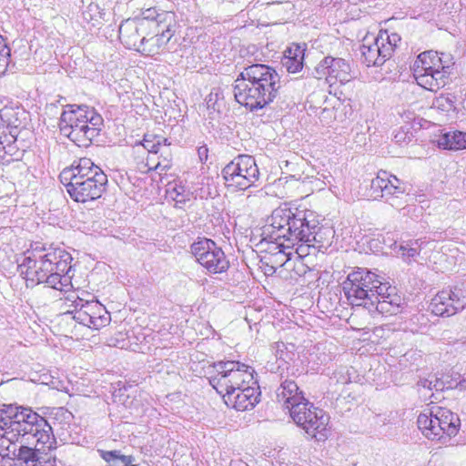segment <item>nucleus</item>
Instances as JSON below:
<instances>
[{
    "label": "nucleus",
    "instance_id": "obj_56",
    "mask_svg": "<svg viewBox=\"0 0 466 466\" xmlns=\"http://www.w3.org/2000/svg\"><path fill=\"white\" fill-rule=\"evenodd\" d=\"M463 107L466 109V99L463 101Z\"/></svg>",
    "mask_w": 466,
    "mask_h": 466
},
{
    "label": "nucleus",
    "instance_id": "obj_35",
    "mask_svg": "<svg viewBox=\"0 0 466 466\" xmlns=\"http://www.w3.org/2000/svg\"><path fill=\"white\" fill-rule=\"evenodd\" d=\"M318 229V228H316V230ZM318 235V233L316 232V236ZM292 245H294L296 242L299 243V240H295V241H290ZM301 244L297 248V250H296V254H297V257H296V259H299L303 257V256H306L308 255V249L309 248H316L315 246V243L319 242V240H317V237L315 238L314 240L310 241V242H305V241H300Z\"/></svg>",
    "mask_w": 466,
    "mask_h": 466
},
{
    "label": "nucleus",
    "instance_id": "obj_13",
    "mask_svg": "<svg viewBox=\"0 0 466 466\" xmlns=\"http://www.w3.org/2000/svg\"><path fill=\"white\" fill-rule=\"evenodd\" d=\"M466 306V282L441 290L431 299V310L436 316L450 317Z\"/></svg>",
    "mask_w": 466,
    "mask_h": 466
},
{
    "label": "nucleus",
    "instance_id": "obj_23",
    "mask_svg": "<svg viewBox=\"0 0 466 466\" xmlns=\"http://www.w3.org/2000/svg\"><path fill=\"white\" fill-rule=\"evenodd\" d=\"M212 182L214 185V195L211 191L207 193L206 206L208 205L212 208V210H209L210 213L208 214V216L211 217L210 222L214 226H218L221 225L223 222L221 211L224 209V196L220 194L214 178H212Z\"/></svg>",
    "mask_w": 466,
    "mask_h": 466
},
{
    "label": "nucleus",
    "instance_id": "obj_8",
    "mask_svg": "<svg viewBox=\"0 0 466 466\" xmlns=\"http://www.w3.org/2000/svg\"><path fill=\"white\" fill-rule=\"evenodd\" d=\"M417 425L426 439L447 444L458 434L461 420L456 413L446 408L433 407L418 416Z\"/></svg>",
    "mask_w": 466,
    "mask_h": 466
},
{
    "label": "nucleus",
    "instance_id": "obj_28",
    "mask_svg": "<svg viewBox=\"0 0 466 466\" xmlns=\"http://www.w3.org/2000/svg\"><path fill=\"white\" fill-rule=\"evenodd\" d=\"M150 160L151 159L148 158L147 162L145 164V166L147 167L146 172L155 170L160 176V180H162L163 176L167 175V171L171 167L170 159L164 157L162 160H160V157H158V160L156 164L150 163Z\"/></svg>",
    "mask_w": 466,
    "mask_h": 466
},
{
    "label": "nucleus",
    "instance_id": "obj_20",
    "mask_svg": "<svg viewBox=\"0 0 466 466\" xmlns=\"http://www.w3.org/2000/svg\"><path fill=\"white\" fill-rule=\"evenodd\" d=\"M228 268L229 261L224 251L213 240L206 238V271L209 274H221Z\"/></svg>",
    "mask_w": 466,
    "mask_h": 466
},
{
    "label": "nucleus",
    "instance_id": "obj_10",
    "mask_svg": "<svg viewBox=\"0 0 466 466\" xmlns=\"http://www.w3.org/2000/svg\"><path fill=\"white\" fill-rule=\"evenodd\" d=\"M80 296L72 291L65 297V303L73 307V319L90 329H99L106 327L111 320L110 313L104 305L95 299L94 295L82 292Z\"/></svg>",
    "mask_w": 466,
    "mask_h": 466
},
{
    "label": "nucleus",
    "instance_id": "obj_4",
    "mask_svg": "<svg viewBox=\"0 0 466 466\" xmlns=\"http://www.w3.org/2000/svg\"><path fill=\"white\" fill-rule=\"evenodd\" d=\"M281 87L280 76L264 64L244 67L235 80L236 101L250 111L261 109L273 102Z\"/></svg>",
    "mask_w": 466,
    "mask_h": 466
},
{
    "label": "nucleus",
    "instance_id": "obj_53",
    "mask_svg": "<svg viewBox=\"0 0 466 466\" xmlns=\"http://www.w3.org/2000/svg\"><path fill=\"white\" fill-rule=\"evenodd\" d=\"M323 178H324V184H329V185L331 184V180L333 179L331 175L323 176Z\"/></svg>",
    "mask_w": 466,
    "mask_h": 466
},
{
    "label": "nucleus",
    "instance_id": "obj_12",
    "mask_svg": "<svg viewBox=\"0 0 466 466\" xmlns=\"http://www.w3.org/2000/svg\"><path fill=\"white\" fill-rule=\"evenodd\" d=\"M222 176L228 187L245 190L258 180L259 171L251 156L240 155L222 169Z\"/></svg>",
    "mask_w": 466,
    "mask_h": 466
},
{
    "label": "nucleus",
    "instance_id": "obj_37",
    "mask_svg": "<svg viewBox=\"0 0 466 466\" xmlns=\"http://www.w3.org/2000/svg\"><path fill=\"white\" fill-rule=\"evenodd\" d=\"M274 262L279 264L282 267H285L287 269H290L292 266V258H290V254H287L281 249L275 253Z\"/></svg>",
    "mask_w": 466,
    "mask_h": 466
},
{
    "label": "nucleus",
    "instance_id": "obj_50",
    "mask_svg": "<svg viewBox=\"0 0 466 466\" xmlns=\"http://www.w3.org/2000/svg\"><path fill=\"white\" fill-rule=\"evenodd\" d=\"M109 345H113L120 349L127 347V343L125 342L124 339H122L121 340L116 339V342H110Z\"/></svg>",
    "mask_w": 466,
    "mask_h": 466
},
{
    "label": "nucleus",
    "instance_id": "obj_29",
    "mask_svg": "<svg viewBox=\"0 0 466 466\" xmlns=\"http://www.w3.org/2000/svg\"><path fill=\"white\" fill-rule=\"evenodd\" d=\"M422 243L421 239L410 240L400 244L399 249L403 257L414 258L419 254Z\"/></svg>",
    "mask_w": 466,
    "mask_h": 466
},
{
    "label": "nucleus",
    "instance_id": "obj_38",
    "mask_svg": "<svg viewBox=\"0 0 466 466\" xmlns=\"http://www.w3.org/2000/svg\"><path fill=\"white\" fill-rule=\"evenodd\" d=\"M191 253L200 265H204V246L200 238L191 245Z\"/></svg>",
    "mask_w": 466,
    "mask_h": 466
},
{
    "label": "nucleus",
    "instance_id": "obj_31",
    "mask_svg": "<svg viewBox=\"0 0 466 466\" xmlns=\"http://www.w3.org/2000/svg\"><path fill=\"white\" fill-rule=\"evenodd\" d=\"M413 137L410 128L407 126L396 129L393 134V140L400 146L409 144Z\"/></svg>",
    "mask_w": 466,
    "mask_h": 466
},
{
    "label": "nucleus",
    "instance_id": "obj_27",
    "mask_svg": "<svg viewBox=\"0 0 466 466\" xmlns=\"http://www.w3.org/2000/svg\"><path fill=\"white\" fill-rule=\"evenodd\" d=\"M440 146L450 150H459L466 147V133L453 131L444 134L439 141Z\"/></svg>",
    "mask_w": 466,
    "mask_h": 466
},
{
    "label": "nucleus",
    "instance_id": "obj_54",
    "mask_svg": "<svg viewBox=\"0 0 466 466\" xmlns=\"http://www.w3.org/2000/svg\"><path fill=\"white\" fill-rule=\"evenodd\" d=\"M413 117H414V116H413V114H410V113H409V115H407V116H406V118H407L408 120L412 119Z\"/></svg>",
    "mask_w": 466,
    "mask_h": 466
},
{
    "label": "nucleus",
    "instance_id": "obj_25",
    "mask_svg": "<svg viewBox=\"0 0 466 466\" xmlns=\"http://www.w3.org/2000/svg\"><path fill=\"white\" fill-rule=\"evenodd\" d=\"M291 409V411H289L290 417L298 426L303 428L308 420L314 415V411L319 408L314 407L311 402L306 400L301 404L295 405Z\"/></svg>",
    "mask_w": 466,
    "mask_h": 466
},
{
    "label": "nucleus",
    "instance_id": "obj_1",
    "mask_svg": "<svg viewBox=\"0 0 466 466\" xmlns=\"http://www.w3.org/2000/svg\"><path fill=\"white\" fill-rule=\"evenodd\" d=\"M56 440L46 420L29 407L5 404L0 409V456L26 466L46 461Z\"/></svg>",
    "mask_w": 466,
    "mask_h": 466
},
{
    "label": "nucleus",
    "instance_id": "obj_7",
    "mask_svg": "<svg viewBox=\"0 0 466 466\" xmlns=\"http://www.w3.org/2000/svg\"><path fill=\"white\" fill-rule=\"evenodd\" d=\"M60 116L59 127L78 147H88L99 135L103 124L102 116L94 107L67 105Z\"/></svg>",
    "mask_w": 466,
    "mask_h": 466
},
{
    "label": "nucleus",
    "instance_id": "obj_18",
    "mask_svg": "<svg viewBox=\"0 0 466 466\" xmlns=\"http://www.w3.org/2000/svg\"><path fill=\"white\" fill-rule=\"evenodd\" d=\"M383 38H373L372 43H369L368 38L364 39L361 46V55L363 62L367 66H379L390 58V46H383Z\"/></svg>",
    "mask_w": 466,
    "mask_h": 466
},
{
    "label": "nucleus",
    "instance_id": "obj_19",
    "mask_svg": "<svg viewBox=\"0 0 466 466\" xmlns=\"http://www.w3.org/2000/svg\"><path fill=\"white\" fill-rule=\"evenodd\" d=\"M154 29L157 31L156 35L149 38L146 36L141 48V53L150 56L163 52L175 33L174 25L171 23Z\"/></svg>",
    "mask_w": 466,
    "mask_h": 466
},
{
    "label": "nucleus",
    "instance_id": "obj_17",
    "mask_svg": "<svg viewBox=\"0 0 466 466\" xmlns=\"http://www.w3.org/2000/svg\"><path fill=\"white\" fill-rule=\"evenodd\" d=\"M259 387L256 384H247L243 388L237 390L234 393H226L224 402L228 407L239 411H245L253 409L259 401Z\"/></svg>",
    "mask_w": 466,
    "mask_h": 466
},
{
    "label": "nucleus",
    "instance_id": "obj_47",
    "mask_svg": "<svg viewBox=\"0 0 466 466\" xmlns=\"http://www.w3.org/2000/svg\"><path fill=\"white\" fill-rule=\"evenodd\" d=\"M11 53L10 48L7 46L4 37L0 35V54Z\"/></svg>",
    "mask_w": 466,
    "mask_h": 466
},
{
    "label": "nucleus",
    "instance_id": "obj_6",
    "mask_svg": "<svg viewBox=\"0 0 466 466\" xmlns=\"http://www.w3.org/2000/svg\"><path fill=\"white\" fill-rule=\"evenodd\" d=\"M59 177L70 198L81 203L98 199L107 185V176L87 157L75 160Z\"/></svg>",
    "mask_w": 466,
    "mask_h": 466
},
{
    "label": "nucleus",
    "instance_id": "obj_52",
    "mask_svg": "<svg viewBox=\"0 0 466 466\" xmlns=\"http://www.w3.org/2000/svg\"><path fill=\"white\" fill-rule=\"evenodd\" d=\"M150 158V163H153V164H156L158 160V156L156 155L155 157H153V154H148L147 155V161L146 163L147 162V159Z\"/></svg>",
    "mask_w": 466,
    "mask_h": 466
},
{
    "label": "nucleus",
    "instance_id": "obj_24",
    "mask_svg": "<svg viewBox=\"0 0 466 466\" xmlns=\"http://www.w3.org/2000/svg\"><path fill=\"white\" fill-rule=\"evenodd\" d=\"M206 106L209 119L218 121L225 107L223 94L219 88H213L210 91L208 98L206 99Z\"/></svg>",
    "mask_w": 466,
    "mask_h": 466
},
{
    "label": "nucleus",
    "instance_id": "obj_16",
    "mask_svg": "<svg viewBox=\"0 0 466 466\" xmlns=\"http://www.w3.org/2000/svg\"><path fill=\"white\" fill-rule=\"evenodd\" d=\"M317 71L326 75V81L329 86L337 83L344 85L354 77L350 65L342 58L327 56L319 63Z\"/></svg>",
    "mask_w": 466,
    "mask_h": 466
},
{
    "label": "nucleus",
    "instance_id": "obj_30",
    "mask_svg": "<svg viewBox=\"0 0 466 466\" xmlns=\"http://www.w3.org/2000/svg\"><path fill=\"white\" fill-rule=\"evenodd\" d=\"M159 138L157 135L146 134L142 142L144 149L147 151V154H153V157L158 154L159 150Z\"/></svg>",
    "mask_w": 466,
    "mask_h": 466
},
{
    "label": "nucleus",
    "instance_id": "obj_57",
    "mask_svg": "<svg viewBox=\"0 0 466 466\" xmlns=\"http://www.w3.org/2000/svg\"><path fill=\"white\" fill-rule=\"evenodd\" d=\"M207 151H208V149L206 148V152H207ZM205 157H206V158L208 157V155H207V154L205 155Z\"/></svg>",
    "mask_w": 466,
    "mask_h": 466
},
{
    "label": "nucleus",
    "instance_id": "obj_42",
    "mask_svg": "<svg viewBox=\"0 0 466 466\" xmlns=\"http://www.w3.org/2000/svg\"><path fill=\"white\" fill-rule=\"evenodd\" d=\"M212 178H214V181L217 183V187H218L219 176L218 171H215L214 176H208V177H206V186L208 187V193L211 191L214 194V185L212 182Z\"/></svg>",
    "mask_w": 466,
    "mask_h": 466
},
{
    "label": "nucleus",
    "instance_id": "obj_2",
    "mask_svg": "<svg viewBox=\"0 0 466 466\" xmlns=\"http://www.w3.org/2000/svg\"><path fill=\"white\" fill-rule=\"evenodd\" d=\"M343 290L353 307L361 306L372 315H396L404 304L395 287L366 268L350 272L343 283Z\"/></svg>",
    "mask_w": 466,
    "mask_h": 466
},
{
    "label": "nucleus",
    "instance_id": "obj_21",
    "mask_svg": "<svg viewBox=\"0 0 466 466\" xmlns=\"http://www.w3.org/2000/svg\"><path fill=\"white\" fill-rule=\"evenodd\" d=\"M276 395L278 402L289 412L291 411L292 407L299 405L307 400L297 383L289 380H286L280 384L277 389Z\"/></svg>",
    "mask_w": 466,
    "mask_h": 466
},
{
    "label": "nucleus",
    "instance_id": "obj_15",
    "mask_svg": "<svg viewBox=\"0 0 466 466\" xmlns=\"http://www.w3.org/2000/svg\"><path fill=\"white\" fill-rule=\"evenodd\" d=\"M149 24L146 20L127 19L119 26V39L128 49L141 52Z\"/></svg>",
    "mask_w": 466,
    "mask_h": 466
},
{
    "label": "nucleus",
    "instance_id": "obj_14",
    "mask_svg": "<svg viewBox=\"0 0 466 466\" xmlns=\"http://www.w3.org/2000/svg\"><path fill=\"white\" fill-rule=\"evenodd\" d=\"M403 193L404 189L400 187V179L386 171L378 173L377 177L371 180L369 189L370 198L374 200L385 198L396 208H400L402 205L398 202V198Z\"/></svg>",
    "mask_w": 466,
    "mask_h": 466
},
{
    "label": "nucleus",
    "instance_id": "obj_44",
    "mask_svg": "<svg viewBox=\"0 0 466 466\" xmlns=\"http://www.w3.org/2000/svg\"><path fill=\"white\" fill-rule=\"evenodd\" d=\"M292 264H294L293 268L296 270V273L298 275L306 273V271H307L306 266L302 262V259H300V258L296 259V261H292Z\"/></svg>",
    "mask_w": 466,
    "mask_h": 466
},
{
    "label": "nucleus",
    "instance_id": "obj_55",
    "mask_svg": "<svg viewBox=\"0 0 466 466\" xmlns=\"http://www.w3.org/2000/svg\"><path fill=\"white\" fill-rule=\"evenodd\" d=\"M201 148H202V147H199V148L198 149V157H199L200 160H202Z\"/></svg>",
    "mask_w": 466,
    "mask_h": 466
},
{
    "label": "nucleus",
    "instance_id": "obj_34",
    "mask_svg": "<svg viewBox=\"0 0 466 466\" xmlns=\"http://www.w3.org/2000/svg\"><path fill=\"white\" fill-rule=\"evenodd\" d=\"M303 60L299 58H283L282 65L285 66L289 73H298L299 72L303 67Z\"/></svg>",
    "mask_w": 466,
    "mask_h": 466
},
{
    "label": "nucleus",
    "instance_id": "obj_49",
    "mask_svg": "<svg viewBox=\"0 0 466 466\" xmlns=\"http://www.w3.org/2000/svg\"><path fill=\"white\" fill-rule=\"evenodd\" d=\"M157 138H159V140H160L159 141V150L161 149L162 146H170L171 145V142L167 138H166L162 136L157 135Z\"/></svg>",
    "mask_w": 466,
    "mask_h": 466
},
{
    "label": "nucleus",
    "instance_id": "obj_40",
    "mask_svg": "<svg viewBox=\"0 0 466 466\" xmlns=\"http://www.w3.org/2000/svg\"><path fill=\"white\" fill-rule=\"evenodd\" d=\"M304 52L305 49L302 46L294 44L285 51L284 58L290 57V59H292L293 57H296L299 59H304Z\"/></svg>",
    "mask_w": 466,
    "mask_h": 466
},
{
    "label": "nucleus",
    "instance_id": "obj_3",
    "mask_svg": "<svg viewBox=\"0 0 466 466\" xmlns=\"http://www.w3.org/2000/svg\"><path fill=\"white\" fill-rule=\"evenodd\" d=\"M72 256L60 248L35 247L24 253L18 271L26 281L66 291L71 287Z\"/></svg>",
    "mask_w": 466,
    "mask_h": 466
},
{
    "label": "nucleus",
    "instance_id": "obj_39",
    "mask_svg": "<svg viewBox=\"0 0 466 466\" xmlns=\"http://www.w3.org/2000/svg\"><path fill=\"white\" fill-rule=\"evenodd\" d=\"M99 456L106 462L111 463L116 460L121 461L123 454H121L120 451H105V450H97Z\"/></svg>",
    "mask_w": 466,
    "mask_h": 466
},
{
    "label": "nucleus",
    "instance_id": "obj_26",
    "mask_svg": "<svg viewBox=\"0 0 466 466\" xmlns=\"http://www.w3.org/2000/svg\"><path fill=\"white\" fill-rule=\"evenodd\" d=\"M173 14L170 13H158L156 8H147L142 12L141 18L137 20H146L149 24V29L162 27L167 21L171 23L173 20Z\"/></svg>",
    "mask_w": 466,
    "mask_h": 466
},
{
    "label": "nucleus",
    "instance_id": "obj_33",
    "mask_svg": "<svg viewBox=\"0 0 466 466\" xmlns=\"http://www.w3.org/2000/svg\"><path fill=\"white\" fill-rule=\"evenodd\" d=\"M433 106L441 111H450L454 107L453 97L449 95H441L434 99Z\"/></svg>",
    "mask_w": 466,
    "mask_h": 466
},
{
    "label": "nucleus",
    "instance_id": "obj_36",
    "mask_svg": "<svg viewBox=\"0 0 466 466\" xmlns=\"http://www.w3.org/2000/svg\"><path fill=\"white\" fill-rule=\"evenodd\" d=\"M257 5L258 6H276L285 11L291 6L289 0H258Z\"/></svg>",
    "mask_w": 466,
    "mask_h": 466
},
{
    "label": "nucleus",
    "instance_id": "obj_51",
    "mask_svg": "<svg viewBox=\"0 0 466 466\" xmlns=\"http://www.w3.org/2000/svg\"><path fill=\"white\" fill-rule=\"evenodd\" d=\"M171 190L177 193V197L180 195V192L177 190L176 186L171 187V186L169 185L168 188L167 189V192L170 194L171 198H175L172 195Z\"/></svg>",
    "mask_w": 466,
    "mask_h": 466
},
{
    "label": "nucleus",
    "instance_id": "obj_9",
    "mask_svg": "<svg viewBox=\"0 0 466 466\" xmlns=\"http://www.w3.org/2000/svg\"><path fill=\"white\" fill-rule=\"evenodd\" d=\"M208 381L211 387L224 398L226 393H234L254 381V370L238 361H220L209 366Z\"/></svg>",
    "mask_w": 466,
    "mask_h": 466
},
{
    "label": "nucleus",
    "instance_id": "obj_43",
    "mask_svg": "<svg viewBox=\"0 0 466 466\" xmlns=\"http://www.w3.org/2000/svg\"><path fill=\"white\" fill-rule=\"evenodd\" d=\"M438 381L433 382L428 379H422L418 382V385L423 390H432L433 388L437 389Z\"/></svg>",
    "mask_w": 466,
    "mask_h": 466
},
{
    "label": "nucleus",
    "instance_id": "obj_5",
    "mask_svg": "<svg viewBox=\"0 0 466 466\" xmlns=\"http://www.w3.org/2000/svg\"><path fill=\"white\" fill-rule=\"evenodd\" d=\"M318 221L310 210H296L290 208H276L263 228V239L276 242L277 248L283 246L281 239L287 241L310 242L316 238Z\"/></svg>",
    "mask_w": 466,
    "mask_h": 466
},
{
    "label": "nucleus",
    "instance_id": "obj_32",
    "mask_svg": "<svg viewBox=\"0 0 466 466\" xmlns=\"http://www.w3.org/2000/svg\"><path fill=\"white\" fill-rule=\"evenodd\" d=\"M378 39L383 38V46H390V56L398 43L400 41V36L396 33L389 34L388 31H380L377 35Z\"/></svg>",
    "mask_w": 466,
    "mask_h": 466
},
{
    "label": "nucleus",
    "instance_id": "obj_11",
    "mask_svg": "<svg viewBox=\"0 0 466 466\" xmlns=\"http://www.w3.org/2000/svg\"><path fill=\"white\" fill-rule=\"evenodd\" d=\"M449 68L438 53L433 51L420 54L413 64L418 85L430 91H436L447 84Z\"/></svg>",
    "mask_w": 466,
    "mask_h": 466
},
{
    "label": "nucleus",
    "instance_id": "obj_48",
    "mask_svg": "<svg viewBox=\"0 0 466 466\" xmlns=\"http://www.w3.org/2000/svg\"><path fill=\"white\" fill-rule=\"evenodd\" d=\"M135 461V458L132 455H123L121 458V461L125 463V466L133 465L132 462Z\"/></svg>",
    "mask_w": 466,
    "mask_h": 466
},
{
    "label": "nucleus",
    "instance_id": "obj_46",
    "mask_svg": "<svg viewBox=\"0 0 466 466\" xmlns=\"http://www.w3.org/2000/svg\"><path fill=\"white\" fill-rule=\"evenodd\" d=\"M210 336L213 339H216V337H218L217 339H220L219 335L215 331V329L211 326L206 325V339H208Z\"/></svg>",
    "mask_w": 466,
    "mask_h": 466
},
{
    "label": "nucleus",
    "instance_id": "obj_58",
    "mask_svg": "<svg viewBox=\"0 0 466 466\" xmlns=\"http://www.w3.org/2000/svg\"><path fill=\"white\" fill-rule=\"evenodd\" d=\"M109 466H116V465L113 463V464H110Z\"/></svg>",
    "mask_w": 466,
    "mask_h": 466
},
{
    "label": "nucleus",
    "instance_id": "obj_41",
    "mask_svg": "<svg viewBox=\"0 0 466 466\" xmlns=\"http://www.w3.org/2000/svg\"><path fill=\"white\" fill-rule=\"evenodd\" d=\"M11 53L0 54V76L5 75L10 64Z\"/></svg>",
    "mask_w": 466,
    "mask_h": 466
},
{
    "label": "nucleus",
    "instance_id": "obj_45",
    "mask_svg": "<svg viewBox=\"0 0 466 466\" xmlns=\"http://www.w3.org/2000/svg\"><path fill=\"white\" fill-rule=\"evenodd\" d=\"M334 377L336 379V381L341 384H347L350 381V378L348 376L342 374V370L335 372Z\"/></svg>",
    "mask_w": 466,
    "mask_h": 466
},
{
    "label": "nucleus",
    "instance_id": "obj_22",
    "mask_svg": "<svg viewBox=\"0 0 466 466\" xmlns=\"http://www.w3.org/2000/svg\"><path fill=\"white\" fill-rule=\"evenodd\" d=\"M329 420V415L326 414L323 410L318 409L316 411H314V415L308 420L307 423L302 429L311 438L316 439L318 441H322L328 438Z\"/></svg>",
    "mask_w": 466,
    "mask_h": 466
}]
</instances>
